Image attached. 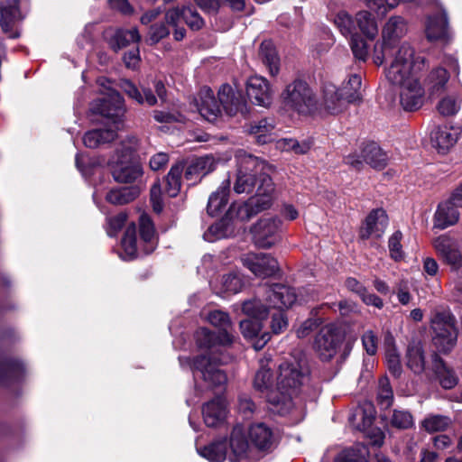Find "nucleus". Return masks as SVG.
I'll return each instance as SVG.
<instances>
[{
  "label": "nucleus",
  "mask_w": 462,
  "mask_h": 462,
  "mask_svg": "<svg viewBox=\"0 0 462 462\" xmlns=\"http://www.w3.org/2000/svg\"><path fill=\"white\" fill-rule=\"evenodd\" d=\"M260 186L257 187L256 192H258ZM231 210L236 211V217L241 221H249L260 213V196L256 193L248 200L239 205L236 209L235 207H232Z\"/></svg>",
  "instance_id": "79ce46f5"
},
{
  "label": "nucleus",
  "mask_w": 462,
  "mask_h": 462,
  "mask_svg": "<svg viewBox=\"0 0 462 462\" xmlns=\"http://www.w3.org/2000/svg\"><path fill=\"white\" fill-rule=\"evenodd\" d=\"M247 437L241 425L233 428L230 434L229 447L232 455L229 459L231 462H244L249 457L252 452V447L260 448V423L255 422L249 426Z\"/></svg>",
  "instance_id": "1a4fd4ad"
},
{
  "label": "nucleus",
  "mask_w": 462,
  "mask_h": 462,
  "mask_svg": "<svg viewBox=\"0 0 462 462\" xmlns=\"http://www.w3.org/2000/svg\"><path fill=\"white\" fill-rule=\"evenodd\" d=\"M282 273L277 259L271 254H262V297L265 296L266 291L269 290L265 284H282L278 282L282 280Z\"/></svg>",
  "instance_id": "5701e85b"
},
{
  "label": "nucleus",
  "mask_w": 462,
  "mask_h": 462,
  "mask_svg": "<svg viewBox=\"0 0 462 462\" xmlns=\"http://www.w3.org/2000/svg\"><path fill=\"white\" fill-rule=\"evenodd\" d=\"M407 32V23L401 16H392L384 24L382 31L383 46L382 56L376 55L374 61L377 64L391 65L394 55L404 47L414 50L409 43L403 42L400 46L395 43L402 38Z\"/></svg>",
  "instance_id": "6e6552de"
},
{
  "label": "nucleus",
  "mask_w": 462,
  "mask_h": 462,
  "mask_svg": "<svg viewBox=\"0 0 462 462\" xmlns=\"http://www.w3.org/2000/svg\"><path fill=\"white\" fill-rule=\"evenodd\" d=\"M230 185V179H225L217 189L209 196L207 211L210 216L219 214L226 207Z\"/></svg>",
  "instance_id": "cd10ccee"
},
{
  "label": "nucleus",
  "mask_w": 462,
  "mask_h": 462,
  "mask_svg": "<svg viewBox=\"0 0 462 462\" xmlns=\"http://www.w3.org/2000/svg\"><path fill=\"white\" fill-rule=\"evenodd\" d=\"M349 103L360 102L363 98L362 78L358 74L349 75L339 88Z\"/></svg>",
  "instance_id": "c9c22d12"
},
{
  "label": "nucleus",
  "mask_w": 462,
  "mask_h": 462,
  "mask_svg": "<svg viewBox=\"0 0 462 462\" xmlns=\"http://www.w3.org/2000/svg\"><path fill=\"white\" fill-rule=\"evenodd\" d=\"M269 288L263 296L265 301V307L276 309L272 313L271 328L274 334L282 332L287 328V320L282 311L283 308H289L297 300V295L294 289L287 287L283 284L273 283L272 285L266 283Z\"/></svg>",
  "instance_id": "423d86ee"
},
{
  "label": "nucleus",
  "mask_w": 462,
  "mask_h": 462,
  "mask_svg": "<svg viewBox=\"0 0 462 462\" xmlns=\"http://www.w3.org/2000/svg\"><path fill=\"white\" fill-rule=\"evenodd\" d=\"M217 163V160L212 155L195 158L185 168V177L187 180H192L193 177L205 176L216 169Z\"/></svg>",
  "instance_id": "c756f323"
},
{
  "label": "nucleus",
  "mask_w": 462,
  "mask_h": 462,
  "mask_svg": "<svg viewBox=\"0 0 462 462\" xmlns=\"http://www.w3.org/2000/svg\"><path fill=\"white\" fill-rule=\"evenodd\" d=\"M233 233L234 228L229 219L222 218L211 225L204 233L203 237L206 241L212 243L222 238H226Z\"/></svg>",
  "instance_id": "c03bdc74"
},
{
  "label": "nucleus",
  "mask_w": 462,
  "mask_h": 462,
  "mask_svg": "<svg viewBox=\"0 0 462 462\" xmlns=\"http://www.w3.org/2000/svg\"><path fill=\"white\" fill-rule=\"evenodd\" d=\"M141 192L139 186H129L113 189L107 192L106 199L114 205H124L133 201Z\"/></svg>",
  "instance_id": "4c0bfd02"
},
{
  "label": "nucleus",
  "mask_w": 462,
  "mask_h": 462,
  "mask_svg": "<svg viewBox=\"0 0 462 462\" xmlns=\"http://www.w3.org/2000/svg\"><path fill=\"white\" fill-rule=\"evenodd\" d=\"M242 287L243 281L241 277L236 273H229L222 276L220 280V288L217 289V293L222 297H226V295L239 292Z\"/></svg>",
  "instance_id": "09e8293b"
},
{
  "label": "nucleus",
  "mask_w": 462,
  "mask_h": 462,
  "mask_svg": "<svg viewBox=\"0 0 462 462\" xmlns=\"http://www.w3.org/2000/svg\"><path fill=\"white\" fill-rule=\"evenodd\" d=\"M391 424L398 429H409L413 426V417L408 411L394 410L391 418Z\"/></svg>",
  "instance_id": "bf43d9fd"
},
{
  "label": "nucleus",
  "mask_w": 462,
  "mask_h": 462,
  "mask_svg": "<svg viewBox=\"0 0 462 462\" xmlns=\"http://www.w3.org/2000/svg\"><path fill=\"white\" fill-rule=\"evenodd\" d=\"M282 191L275 167L262 162V210L269 208Z\"/></svg>",
  "instance_id": "2eb2a0df"
},
{
  "label": "nucleus",
  "mask_w": 462,
  "mask_h": 462,
  "mask_svg": "<svg viewBox=\"0 0 462 462\" xmlns=\"http://www.w3.org/2000/svg\"><path fill=\"white\" fill-rule=\"evenodd\" d=\"M377 399L379 404L384 408H389L393 401V392L387 377H382L378 383Z\"/></svg>",
  "instance_id": "5fc2aeb1"
},
{
  "label": "nucleus",
  "mask_w": 462,
  "mask_h": 462,
  "mask_svg": "<svg viewBox=\"0 0 462 462\" xmlns=\"http://www.w3.org/2000/svg\"><path fill=\"white\" fill-rule=\"evenodd\" d=\"M364 162L375 169H383L386 166L388 157L375 143H369L362 149Z\"/></svg>",
  "instance_id": "58836bf2"
},
{
  "label": "nucleus",
  "mask_w": 462,
  "mask_h": 462,
  "mask_svg": "<svg viewBox=\"0 0 462 462\" xmlns=\"http://www.w3.org/2000/svg\"><path fill=\"white\" fill-rule=\"evenodd\" d=\"M432 246L442 262L451 270L462 274V253L457 241L447 235H441L432 241Z\"/></svg>",
  "instance_id": "f8f14e48"
},
{
  "label": "nucleus",
  "mask_w": 462,
  "mask_h": 462,
  "mask_svg": "<svg viewBox=\"0 0 462 462\" xmlns=\"http://www.w3.org/2000/svg\"><path fill=\"white\" fill-rule=\"evenodd\" d=\"M374 418V405L371 402H364L354 410L349 417V421L355 429L365 431L373 425Z\"/></svg>",
  "instance_id": "bb28decb"
},
{
  "label": "nucleus",
  "mask_w": 462,
  "mask_h": 462,
  "mask_svg": "<svg viewBox=\"0 0 462 462\" xmlns=\"http://www.w3.org/2000/svg\"><path fill=\"white\" fill-rule=\"evenodd\" d=\"M185 165L182 162H178L173 165L165 179L164 191L169 197H176L180 189V179Z\"/></svg>",
  "instance_id": "a18cd8bd"
},
{
  "label": "nucleus",
  "mask_w": 462,
  "mask_h": 462,
  "mask_svg": "<svg viewBox=\"0 0 462 462\" xmlns=\"http://www.w3.org/2000/svg\"><path fill=\"white\" fill-rule=\"evenodd\" d=\"M101 87L99 89L102 97L94 100L90 105L93 114L100 115L110 120L113 125L106 129H94L88 131L83 136L86 147L95 149L100 144L110 143L117 136V130L122 125V118L125 113L124 98L111 87V83L105 78L97 80Z\"/></svg>",
  "instance_id": "20e7f679"
},
{
  "label": "nucleus",
  "mask_w": 462,
  "mask_h": 462,
  "mask_svg": "<svg viewBox=\"0 0 462 462\" xmlns=\"http://www.w3.org/2000/svg\"><path fill=\"white\" fill-rule=\"evenodd\" d=\"M334 23L344 36L347 37L355 34L356 20L354 21L347 13L339 12L336 15Z\"/></svg>",
  "instance_id": "6e6d98bb"
},
{
  "label": "nucleus",
  "mask_w": 462,
  "mask_h": 462,
  "mask_svg": "<svg viewBox=\"0 0 462 462\" xmlns=\"http://www.w3.org/2000/svg\"><path fill=\"white\" fill-rule=\"evenodd\" d=\"M126 219L127 215L125 212H120L116 216L107 218V235L109 236H116L125 226Z\"/></svg>",
  "instance_id": "0e129e2a"
},
{
  "label": "nucleus",
  "mask_w": 462,
  "mask_h": 462,
  "mask_svg": "<svg viewBox=\"0 0 462 462\" xmlns=\"http://www.w3.org/2000/svg\"><path fill=\"white\" fill-rule=\"evenodd\" d=\"M208 320L213 326L220 328L218 332H229L231 322L227 313L221 310H213L208 313Z\"/></svg>",
  "instance_id": "13d9d810"
},
{
  "label": "nucleus",
  "mask_w": 462,
  "mask_h": 462,
  "mask_svg": "<svg viewBox=\"0 0 462 462\" xmlns=\"http://www.w3.org/2000/svg\"><path fill=\"white\" fill-rule=\"evenodd\" d=\"M123 252L120 257L125 261H131L138 256L136 245V226L132 224L127 226L121 241Z\"/></svg>",
  "instance_id": "ea45409f"
},
{
  "label": "nucleus",
  "mask_w": 462,
  "mask_h": 462,
  "mask_svg": "<svg viewBox=\"0 0 462 462\" xmlns=\"http://www.w3.org/2000/svg\"><path fill=\"white\" fill-rule=\"evenodd\" d=\"M120 88L130 98L135 100L140 105L146 103L148 106H154L157 103V98L151 89L143 88L141 92L136 86L128 79H123L120 83Z\"/></svg>",
  "instance_id": "473e14b6"
},
{
  "label": "nucleus",
  "mask_w": 462,
  "mask_h": 462,
  "mask_svg": "<svg viewBox=\"0 0 462 462\" xmlns=\"http://www.w3.org/2000/svg\"><path fill=\"white\" fill-rule=\"evenodd\" d=\"M425 68V58L404 47L385 69L387 79L399 87L400 104L406 111L417 110L423 105L425 91L418 73Z\"/></svg>",
  "instance_id": "f03ea898"
},
{
  "label": "nucleus",
  "mask_w": 462,
  "mask_h": 462,
  "mask_svg": "<svg viewBox=\"0 0 462 462\" xmlns=\"http://www.w3.org/2000/svg\"><path fill=\"white\" fill-rule=\"evenodd\" d=\"M461 128L450 125L435 127L430 134L432 146L439 153H447L457 142Z\"/></svg>",
  "instance_id": "dca6fc26"
},
{
  "label": "nucleus",
  "mask_w": 462,
  "mask_h": 462,
  "mask_svg": "<svg viewBox=\"0 0 462 462\" xmlns=\"http://www.w3.org/2000/svg\"><path fill=\"white\" fill-rule=\"evenodd\" d=\"M350 47L356 58L361 60H365L368 55V48L366 42L359 36H351Z\"/></svg>",
  "instance_id": "69168bd1"
},
{
  "label": "nucleus",
  "mask_w": 462,
  "mask_h": 462,
  "mask_svg": "<svg viewBox=\"0 0 462 462\" xmlns=\"http://www.w3.org/2000/svg\"><path fill=\"white\" fill-rule=\"evenodd\" d=\"M431 328L434 332L433 344L442 353L449 352L456 345L457 331L455 327V319L448 311H438L431 319Z\"/></svg>",
  "instance_id": "9d476101"
},
{
  "label": "nucleus",
  "mask_w": 462,
  "mask_h": 462,
  "mask_svg": "<svg viewBox=\"0 0 462 462\" xmlns=\"http://www.w3.org/2000/svg\"><path fill=\"white\" fill-rule=\"evenodd\" d=\"M184 22L191 30H199L204 25V20L191 6H184Z\"/></svg>",
  "instance_id": "e2e57ef3"
},
{
  "label": "nucleus",
  "mask_w": 462,
  "mask_h": 462,
  "mask_svg": "<svg viewBox=\"0 0 462 462\" xmlns=\"http://www.w3.org/2000/svg\"><path fill=\"white\" fill-rule=\"evenodd\" d=\"M384 354L389 371L395 377H399L402 368L400 355L395 346L394 338L391 335H387L384 337Z\"/></svg>",
  "instance_id": "f704fd0d"
},
{
  "label": "nucleus",
  "mask_w": 462,
  "mask_h": 462,
  "mask_svg": "<svg viewBox=\"0 0 462 462\" xmlns=\"http://www.w3.org/2000/svg\"><path fill=\"white\" fill-rule=\"evenodd\" d=\"M243 336L250 340L255 339L260 332V318L246 319L240 322Z\"/></svg>",
  "instance_id": "680f3d73"
},
{
  "label": "nucleus",
  "mask_w": 462,
  "mask_h": 462,
  "mask_svg": "<svg viewBox=\"0 0 462 462\" xmlns=\"http://www.w3.org/2000/svg\"><path fill=\"white\" fill-rule=\"evenodd\" d=\"M245 89L248 98L256 105H260V77L256 75L250 77L246 81Z\"/></svg>",
  "instance_id": "338daca9"
},
{
  "label": "nucleus",
  "mask_w": 462,
  "mask_h": 462,
  "mask_svg": "<svg viewBox=\"0 0 462 462\" xmlns=\"http://www.w3.org/2000/svg\"><path fill=\"white\" fill-rule=\"evenodd\" d=\"M282 221L277 217L262 218V248H271L281 240Z\"/></svg>",
  "instance_id": "a878e982"
},
{
  "label": "nucleus",
  "mask_w": 462,
  "mask_h": 462,
  "mask_svg": "<svg viewBox=\"0 0 462 462\" xmlns=\"http://www.w3.org/2000/svg\"><path fill=\"white\" fill-rule=\"evenodd\" d=\"M458 208L450 199L440 202L433 217V227L443 230L455 225L459 218Z\"/></svg>",
  "instance_id": "6ab92c4d"
},
{
  "label": "nucleus",
  "mask_w": 462,
  "mask_h": 462,
  "mask_svg": "<svg viewBox=\"0 0 462 462\" xmlns=\"http://www.w3.org/2000/svg\"><path fill=\"white\" fill-rule=\"evenodd\" d=\"M406 365L414 374H420L425 370L424 352L420 343L409 345L406 353Z\"/></svg>",
  "instance_id": "37998d69"
},
{
  "label": "nucleus",
  "mask_w": 462,
  "mask_h": 462,
  "mask_svg": "<svg viewBox=\"0 0 462 462\" xmlns=\"http://www.w3.org/2000/svg\"><path fill=\"white\" fill-rule=\"evenodd\" d=\"M310 368L301 354L291 355L279 365L276 387L267 390V409L279 415H286L297 409L294 398L308 383Z\"/></svg>",
  "instance_id": "7ed1b4c3"
},
{
  "label": "nucleus",
  "mask_w": 462,
  "mask_h": 462,
  "mask_svg": "<svg viewBox=\"0 0 462 462\" xmlns=\"http://www.w3.org/2000/svg\"><path fill=\"white\" fill-rule=\"evenodd\" d=\"M462 104V97L456 94L447 95L438 104V111L442 116H454L456 115Z\"/></svg>",
  "instance_id": "864d4df0"
},
{
  "label": "nucleus",
  "mask_w": 462,
  "mask_h": 462,
  "mask_svg": "<svg viewBox=\"0 0 462 462\" xmlns=\"http://www.w3.org/2000/svg\"><path fill=\"white\" fill-rule=\"evenodd\" d=\"M140 236L143 243V251L145 254H151L157 245V238L153 224L147 215L140 217Z\"/></svg>",
  "instance_id": "e433bc0d"
},
{
  "label": "nucleus",
  "mask_w": 462,
  "mask_h": 462,
  "mask_svg": "<svg viewBox=\"0 0 462 462\" xmlns=\"http://www.w3.org/2000/svg\"><path fill=\"white\" fill-rule=\"evenodd\" d=\"M25 374V365L17 358L5 359L0 363V383L3 385L20 382Z\"/></svg>",
  "instance_id": "aec40b11"
},
{
  "label": "nucleus",
  "mask_w": 462,
  "mask_h": 462,
  "mask_svg": "<svg viewBox=\"0 0 462 462\" xmlns=\"http://www.w3.org/2000/svg\"><path fill=\"white\" fill-rule=\"evenodd\" d=\"M311 142L303 140L299 142L293 138H281L276 140L275 146L282 152H292L295 154H305L311 147Z\"/></svg>",
  "instance_id": "de8ad7c7"
},
{
  "label": "nucleus",
  "mask_w": 462,
  "mask_h": 462,
  "mask_svg": "<svg viewBox=\"0 0 462 462\" xmlns=\"http://www.w3.org/2000/svg\"><path fill=\"white\" fill-rule=\"evenodd\" d=\"M141 40V35L136 28L119 29L111 39L110 44L115 50H120L131 43H136Z\"/></svg>",
  "instance_id": "49530a36"
},
{
  "label": "nucleus",
  "mask_w": 462,
  "mask_h": 462,
  "mask_svg": "<svg viewBox=\"0 0 462 462\" xmlns=\"http://www.w3.org/2000/svg\"><path fill=\"white\" fill-rule=\"evenodd\" d=\"M449 79V73L443 67L432 69L425 79V86L430 95L443 92Z\"/></svg>",
  "instance_id": "7c9ffc66"
},
{
  "label": "nucleus",
  "mask_w": 462,
  "mask_h": 462,
  "mask_svg": "<svg viewBox=\"0 0 462 462\" xmlns=\"http://www.w3.org/2000/svg\"><path fill=\"white\" fill-rule=\"evenodd\" d=\"M218 100L228 116H232L238 113L243 115L247 113L246 104L242 94L227 84L222 85L219 88Z\"/></svg>",
  "instance_id": "f3484780"
},
{
  "label": "nucleus",
  "mask_w": 462,
  "mask_h": 462,
  "mask_svg": "<svg viewBox=\"0 0 462 462\" xmlns=\"http://www.w3.org/2000/svg\"><path fill=\"white\" fill-rule=\"evenodd\" d=\"M368 450L365 445L356 444L340 452L335 462H367Z\"/></svg>",
  "instance_id": "8fccbe9b"
},
{
  "label": "nucleus",
  "mask_w": 462,
  "mask_h": 462,
  "mask_svg": "<svg viewBox=\"0 0 462 462\" xmlns=\"http://www.w3.org/2000/svg\"><path fill=\"white\" fill-rule=\"evenodd\" d=\"M451 424V420L448 416L439 414H430L421 421L420 426L429 433L443 431Z\"/></svg>",
  "instance_id": "603ef678"
},
{
  "label": "nucleus",
  "mask_w": 462,
  "mask_h": 462,
  "mask_svg": "<svg viewBox=\"0 0 462 462\" xmlns=\"http://www.w3.org/2000/svg\"><path fill=\"white\" fill-rule=\"evenodd\" d=\"M238 171L234 190L237 194L251 193L257 184L256 169L259 165V159L256 156L240 152L237 155Z\"/></svg>",
  "instance_id": "9b49d317"
},
{
  "label": "nucleus",
  "mask_w": 462,
  "mask_h": 462,
  "mask_svg": "<svg viewBox=\"0 0 462 462\" xmlns=\"http://www.w3.org/2000/svg\"><path fill=\"white\" fill-rule=\"evenodd\" d=\"M368 39L374 40L378 34L376 20L368 11H360L356 15V28Z\"/></svg>",
  "instance_id": "a19ab883"
},
{
  "label": "nucleus",
  "mask_w": 462,
  "mask_h": 462,
  "mask_svg": "<svg viewBox=\"0 0 462 462\" xmlns=\"http://www.w3.org/2000/svg\"><path fill=\"white\" fill-rule=\"evenodd\" d=\"M426 37L430 42H448L449 31L444 11L438 15L429 16L425 28Z\"/></svg>",
  "instance_id": "4be33fe9"
},
{
  "label": "nucleus",
  "mask_w": 462,
  "mask_h": 462,
  "mask_svg": "<svg viewBox=\"0 0 462 462\" xmlns=\"http://www.w3.org/2000/svg\"><path fill=\"white\" fill-rule=\"evenodd\" d=\"M275 94L274 86L262 77V107H270L274 100Z\"/></svg>",
  "instance_id": "774afa93"
},
{
  "label": "nucleus",
  "mask_w": 462,
  "mask_h": 462,
  "mask_svg": "<svg viewBox=\"0 0 462 462\" xmlns=\"http://www.w3.org/2000/svg\"><path fill=\"white\" fill-rule=\"evenodd\" d=\"M432 370L443 388L451 389L457 385L458 381L457 376L436 354L432 356Z\"/></svg>",
  "instance_id": "2f4dec72"
},
{
  "label": "nucleus",
  "mask_w": 462,
  "mask_h": 462,
  "mask_svg": "<svg viewBox=\"0 0 462 462\" xmlns=\"http://www.w3.org/2000/svg\"><path fill=\"white\" fill-rule=\"evenodd\" d=\"M196 342L199 348L207 353L194 359L180 356V365L192 371L196 392H203L226 383V374L217 368L218 365L226 364L230 356L223 352L226 346L233 342L230 332H211L201 328L196 332Z\"/></svg>",
  "instance_id": "f257e3e1"
},
{
  "label": "nucleus",
  "mask_w": 462,
  "mask_h": 462,
  "mask_svg": "<svg viewBox=\"0 0 462 462\" xmlns=\"http://www.w3.org/2000/svg\"><path fill=\"white\" fill-rule=\"evenodd\" d=\"M202 416L208 427H217L226 416L225 402L217 397L205 403L202 407Z\"/></svg>",
  "instance_id": "b1692460"
},
{
  "label": "nucleus",
  "mask_w": 462,
  "mask_h": 462,
  "mask_svg": "<svg viewBox=\"0 0 462 462\" xmlns=\"http://www.w3.org/2000/svg\"><path fill=\"white\" fill-rule=\"evenodd\" d=\"M139 146L135 136H128L122 141L115 153L107 161L113 179L118 183H132L143 176V168L134 161Z\"/></svg>",
  "instance_id": "39448f33"
},
{
  "label": "nucleus",
  "mask_w": 462,
  "mask_h": 462,
  "mask_svg": "<svg viewBox=\"0 0 462 462\" xmlns=\"http://www.w3.org/2000/svg\"><path fill=\"white\" fill-rule=\"evenodd\" d=\"M197 108L201 116L209 122L215 121L221 114V109L215 98L214 92L208 87H203L200 89Z\"/></svg>",
  "instance_id": "412c9836"
},
{
  "label": "nucleus",
  "mask_w": 462,
  "mask_h": 462,
  "mask_svg": "<svg viewBox=\"0 0 462 462\" xmlns=\"http://www.w3.org/2000/svg\"><path fill=\"white\" fill-rule=\"evenodd\" d=\"M402 239V233L401 231L397 230L389 237V240H388V248H389L390 256L395 262L402 261L405 256V254L402 250V245L401 243Z\"/></svg>",
  "instance_id": "4d7b16f0"
},
{
  "label": "nucleus",
  "mask_w": 462,
  "mask_h": 462,
  "mask_svg": "<svg viewBox=\"0 0 462 462\" xmlns=\"http://www.w3.org/2000/svg\"><path fill=\"white\" fill-rule=\"evenodd\" d=\"M170 34V29L165 22L156 23L150 26L147 42L156 44Z\"/></svg>",
  "instance_id": "052dcab7"
},
{
  "label": "nucleus",
  "mask_w": 462,
  "mask_h": 462,
  "mask_svg": "<svg viewBox=\"0 0 462 462\" xmlns=\"http://www.w3.org/2000/svg\"><path fill=\"white\" fill-rule=\"evenodd\" d=\"M25 13L22 10L20 0H0V26L9 38L20 36L17 23L23 20Z\"/></svg>",
  "instance_id": "ddd939ff"
},
{
  "label": "nucleus",
  "mask_w": 462,
  "mask_h": 462,
  "mask_svg": "<svg viewBox=\"0 0 462 462\" xmlns=\"http://www.w3.org/2000/svg\"><path fill=\"white\" fill-rule=\"evenodd\" d=\"M342 337L337 327L328 324L316 336L314 348L322 360L331 359L337 352Z\"/></svg>",
  "instance_id": "4468645a"
},
{
  "label": "nucleus",
  "mask_w": 462,
  "mask_h": 462,
  "mask_svg": "<svg viewBox=\"0 0 462 462\" xmlns=\"http://www.w3.org/2000/svg\"><path fill=\"white\" fill-rule=\"evenodd\" d=\"M262 63L266 67L271 77L280 72L281 60L272 42H262Z\"/></svg>",
  "instance_id": "72a5a7b5"
},
{
  "label": "nucleus",
  "mask_w": 462,
  "mask_h": 462,
  "mask_svg": "<svg viewBox=\"0 0 462 462\" xmlns=\"http://www.w3.org/2000/svg\"><path fill=\"white\" fill-rule=\"evenodd\" d=\"M347 104H350L344 98V95L339 88L332 83H327L323 88V105L326 110L330 114H338L342 112Z\"/></svg>",
  "instance_id": "393cba45"
},
{
  "label": "nucleus",
  "mask_w": 462,
  "mask_h": 462,
  "mask_svg": "<svg viewBox=\"0 0 462 462\" xmlns=\"http://www.w3.org/2000/svg\"><path fill=\"white\" fill-rule=\"evenodd\" d=\"M282 108L298 115H309L316 106V98L308 83L294 79L285 86L280 96Z\"/></svg>",
  "instance_id": "0eeeda50"
},
{
  "label": "nucleus",
  "mask_w": 462,
  "mask_h": 462,
  "mask_svg": "<svg viewBox=\"0 0 462 462\" xmlns=\"http://www.w3.org/2000/svg\"><path fill=\"white\" fill-rule=\"evenodd\" d=\"M281 439V431L277 428L264 426L262 423V455L274 450Z\"/></svg>",
  "instance_id": "3c124183"
},
{
  "label": "nucleus",
  "mask_w": 462,
  "mask_h": 462,
  "mask_svg": "<svg viewBox=\"0 0 462 462\" xmlns=\"http://www.w3.org/2000/svg\"><path fill=\"white\" fill-rule=\"evenodd\" d=\"M388 226V217L382 208L373 210L365 218L360 228L359 236L362 239L371 237L381 238Z\"/></svg>",
  "instance_id": "a211bd4d"
},
{
  "label": "nucleus",
  "mask_w": 462,
  "mask_h": 462,
  "mask_svg": "<svg viewBox=\"0 0 462 462\" xmlns=\"http://www.w3.org/2000/svg\"><path fill=\"white\" fill-rule=\"evenodd\" d=\"M199 455L209 462H224L227 456V443L226 439H217L209 444L196 446Z\"/></svg>",
  "instance_id": "c85d7f7f"
}]
</instances>
